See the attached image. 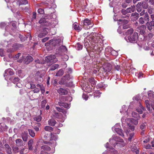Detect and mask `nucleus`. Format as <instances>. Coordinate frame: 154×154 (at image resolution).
Instances as JSON below:
<instances>
[{
	"instance_id": "f257e3e1",
	"label": "nucleus",
	"mask_w": 154,
	"mask_h": 154,
	"mask_svg": "<svg viewBox=\"0 0 154 154\" xmlns=\"http://www.w3.org/2000/svg\"><path fill=\"white\" fill-rule=\"evenodd\" d=\"M63 42L60 39L58 38L57 39H52L50 40L49 42H46L45 44V46H48L50 44L54 46H58Z\"/></svg>"
},
{
	"instance_id": "f03ea898",
	"label": "nucleus",
	"mask_w": 154,
	"mask_h": 154,
	"mask_svg": "<svg viewBox=\"0 0 154 154\" xmlns=\"http://www.w3.org/2000/svg\"><path fill=\"white\" fill-rule=\"evenodd\" d=\"M138 38V34L137 32H134L132 35L129 36L125 37V40L128 42H133L136 41Z\"/></svg>"
},
{
	"instance_id": "7ed1b4c3",
	"label": "nucleus",
	"mask_w": 154,
	"mask_h": 154,
	"mask_svg": "<svg viewBox=\"0 0 154 154\" xmlns=\"http://www.w3.org/2000/svg\"><path fill=\"white\" fill-rule=\"evenodd\" d=\"M131 119L127 118L125 119L124 117H122L121 120L122 123L125 122L128 126V128L130 129L132 131H133L134 130V126L132 125L131 124Z\"/></svg>"
},
{
	"instance_id": "20e7f679",
	"label": "nucleus",
	"mask_w": 154,
	"mask_h": 154,
	"mask_svg": "<svg viewBox=\"0 0 154 154\" xmlns=\"http://www.w3.org/2000/svg\"><path fill=\"white\" fill-rule=\"evenodd\" d=\"M45 74V72L44 71H38L35 74V78L39 81H42L43 80L42 77L44 76Z\"/></svg>"
},
{
	"instance_id": "39448f33",
	"label": "nucleus",
	"mask_w": 154,
	"mask_h": 154,
	"mask_svg": "<svg viewBox=\"0 0 154 154\" xmlns=\"http://www.w3.org/2000/svg\"><path fill=\"white\" fill-rule=\"evenodd\" d=\"M109 141L110 142H111L114 146L116 145L115 143L116 144H118V143H117V142H123V139L120 138L117 136L115 135H114L112 136L111 139H110Z\"/></svg>"
},
{
	"instance_id": "423d86ee",
	"label": "nucleus",
	"mask_w": 154,
	"mask_h": 154,
	"mask_svg": "<svg viewBox=\"0 0 154 154\" xmlns=\"http://www.w3.org/2000/svg\"><path fill=\"white\" fill-rule=\"evenodd\" d=\"M83 27L85 29H88L92 27L93 25H91V26H89L91 25V22L90 20L88 19H85L82 22Z\"/></svg>"
},
{
	"instance_id": "0eeeda50",
	"label": "nucleus",
	"mask_w": 154,
	"mask_h": 154,
	"mask_svg": "<svg viewBox=\"0 0 154 154\" xmlns=\"http://www.w3.org/2000/svg\"><path fill=\"white\" fill-rule=\"evenodd\" d=\"M41 149V154H50L47 152L51 150V148L48 145H45L42 146Z\"/></svg>"
},
{
	"instance_id": "6e6552de",
	"label": "nucleus",
	"mask_w": 154,
	"mask_h": 154,
	"mask_svg": "<svg viewBox=\"0 0 154 154\" xmlns=\"http://www.w3.org/2000/svg\"><path fill=\"white\" fill-rule=\"evenodd\" d=\"M56 57L54 55H51L50 56H48L46 57L45 60L48 62H55L57 61L56 59Z\"/></svg>"
},
{
	"instance_id": "1a4fd4ad",
	"label": "nucleus",
	"mask_w": 154,
	"mask_h": 154,
	"mask_svg": "<svg viewBox=\"0 0 154 154\" xmlns=\"http://www.w3.org/2000/svg\"><path fill=\"white\" fill-rule=\"evenodd\" d=\"M11 45L13 48L7 50V52H11L15 51L19 47V45H20L17 44L16 43H14Z\"/></svg>"
},
{
	"instance_id": "9d476101",
	"label": "nucleus",
	"mask_w": 154,
	"mask_h": 154,
	"mask_svg": "<svg viewBox=\"0 0 154 154\" xmlns=\"http://www.w3.org/2000/svg\"><path fill=\"white\" fill-rule=\"evenodd\" d=\"M57 91L60 94L62 95H66L68 92V89L62 88H60Z\"/></svg>"
},
{
	"instance_id": "9b49d317",
	"label": "nucleus",
	"mask_w": 154,
	"mask_h": 154,
	"mask_svg": "<svg viewBox=\"0 0 154 154\" xmlns=\"http://www.w3.org/2000/svg\"><path fill=\"white\" fill-rule=\"evenodd\" d=\"M14 74L13 70L11 69H8L5 70L4 76L5 77L7 76L8 75H12Z\"/></svg>"
},
{
	"instance_id": "f8f14e48",
	"label": "nucleus",
	"mask_w": 154,
	"mask_h": 154,
	"mask_svg": "<svg viewBox=\"0 0 154 154\" xmlns=\"http://www.w3.org/2000/svg\"><path fill=\"white\" fill-rule=\"evenodd\" d=\"M112 130H115V131L119 135L122 137L124 136L122 130L120 128H115V127H113L112 128Z\"/></svg>"
},
{
	"instance_id": "ddd939ff",
	"label": "nucleus",
	"mask_w": 154,
	"mask_h": 154,
	"mask_svg": "<svg viewBox=\"0 0 154 154\" xmlns=\"http://www.w3.org/2000/svg\"><path fill=\"white\" fill-rule=\"evenodd\" d=\"M148 98L150 101L154 102V96L153 93L151 91L148 92Z\"/></svg>"
},
{
	"instance_id": "4468645a",
	"label": "nucleus",
	"mask_w": 154,
	"mask_h": 154,
	"mask_svg": "<svg viewBox=\"0 0 154 154\" xmlns=\"http://www.w3.org/2000/svg\"><path fill=\"white\" fill-rule=\"evenodd\" d=\"M21 137L24 141L26 142L28 138V134L27 132H23L21 134Z\"/></svg>"
},
{
	"instance_id": "2eb2a0df",
	"label": "nucleus",
	"mask_w": 154,
	"mask_h": 154,
	"mask_svg": "<svg viewBox=\"0 0 154 154\" xmlns=\"http://www.w3.org/2000/svg\"><path fill=\"white\" fill-rule=\"evenodd\" d=\"M105 51L106 52L109 51L111 54L115 56L117 54L116 51L114 50H112V49L110 47H108L106 48Z\"/></svg>"
},
{
	"instance_id": "dca6fc26",
	"label": "nucleus",
	"mask_w": 154,
	"mask_h": 154,
	"mask_svg": "<svg viewBox=\"0 0 154 154\" xmlns=\"http://www.w3.org/2000/svg\"><path fill=\"white\" fill-rule=\"evenodd\" d=\"M146 27L144 25H142L139 27L140 33L141 35L144 34L145 33Z\"/></svg>"
},
{
	"instance_id": "f3484780",
	"label": "nucleus",
	"mask_w": 154,
	"mask_h": 154,
	"mask_svg": "<svg viewBox=\"0 0 154 154\" xmlns=\"http://www.w3.org/2000/svg\"><path fill=\"white\" fill-rule=\"evenodd\" d=\"M33 59L31 56H28L26 57L25 59L24 62L26 64H28L29 63L31 62L32 60Z\"/></svg>"
},
{
	"instance_id": "a211bd4d",
	"label": "nucleus",
	"mask_w": 154,
	"mask_h": 154,
	"mask_svg": "<svg viewBox=\"0 0 154 154\" xmlns=\"http://www.w3.org/2000/svg\"><path fill=\"white\" fill-rule=\"evenodd\" d=\"M73 27L75 30L78 31H80L82 29V26H80L76 23H75L73 24Z\"/></svg>"
},
{
	"instance_id": "6ab92c4d",
	"label": "nucleus",
	"mask_w": 154,
	"mask_h": 154,
	"mask_svg": "<svg viewBox=\"0 0 154 154\" xmlns=\"http://www.w3.org/2000/svg\"><path fill=\"white\" fill-rule=\"evenodd\" d=\"M134 30L133 29L131 28L127 30L126 32V35H127L126 37L129 36L133 33Z\"/></svg>"
},
{
	"instance_id": "aec40b11",
	"label": "nucleus",
	"mask_w": 154,
	"mask_h": 154,
	"mask_svg": "<svg viewBox=\"0 0 154 154\" xmlns=\"http://www.w3.org/2000/svg\"><path fill=\"white\" fill-rule=\"evenodd\" d=\"M95 44H94L95 46L93 47V50L94 51H98L101 48L100 47V45L97 44H96V43H95Z\"/></svg>"
},
{
	"instance_id": "412c9836",
	"label": "nucleus",
	"mask_w": 154,
	"mask_h": 154,
	"mask_svg": "<svg viewBox=\"0 0 154 154\" xmlns=\"http://www.w3.org/2000/svg\"><path fill=\"white\" fill-rule=\"evenodd\" d=\"M33 140L32 139L30 140L28 142V146L29 149V150H32L33 146Z\"/></svg>"
},
{
	"instance_id": "4be33fe9",
	"label": "nucleus",
	"mask_w": 154,
	"mask_h": 154,
	"mask_svg": "<svg viewBox=\"0 0 154 154\" xmlns=\"http://www.w3.org/2000/svg\"><path fill=\"white\" fill-rule=\"evenodd\" d=\"M49 125L51 126H54L56 123V122L54 119H51L48 121Z\"/></svg>"
},
{
	"instance_id": "5701e85b",
	"label": "nucleus",
	"mask_w": 154,
	"mask_h": 154,
	"mask_svg": "<svg viewBox=\"0 0 154 154\" xmlns=\"http://www.w3.org/2000/svg\"><path fill=\"white\" fill-rule=\"evenodd\" d=\"M16 145L18 146H21L23 145V142L22 140L20 139H18L16 140Z\"/></svg>"
},
{
	"instance_id": "b1692460",
	"label": "nucleus",
	"mask_w": 154,
	"mask_h": 154,
	"mask_svg": "<svg viewBox=\"0 0 154 154\" xmlns=\"http://www.w3.org/2000/svg\"><path fill=\"white\" fill-rule=\"evenodd\" d=\"M39 23L42 25H47L46 21L44 18H41L39 21Z\"/></svg>"
},
{
	"instance_id": "393cba45",
	"label": "nucleus",
	"mask_w": 154,
	"mask_h": 154,
	"mask_svg": "<svg viewBox=\"0 0 154 154\" xmlns=\"http://www.w3.org/2000/svg\"><path fill=\"white\" fill-rule=\"evenodd\" d=\"M58 104L60 106H62L66 108H69V104L66 103L59 102Z\"/></svg>"
},
{
	"instance_id": "a878e982",
	"label": "nucleus",
	"mask_w": 154,
	"mask_h": 154,
	"mask_svg": "<svg viewBox=\"0 0 154 154\" xmlns=\"http://www.w3.org/2000/svg\"><path fill=\"white\" fill-rule=\"evenodd\" d=\"M135 7L134 5L126 9L128 13L134 12L135 11Z\"/></svg>"
},
{
	"instance_id": "bb28decb",
	"label": "nucleus",
	"mask_w": 154,
	"mask_h": 154,
	"mask_svg": "<svg viewBox=\"0 0 154 154\" xmlns=\"http://www.w3.org/2000/svg\"><path fill=\"white\" fill-rule=\"evenodd\" d=\"M146 122L142 123L140 125V128L144 131L146 128Z\"/></svg>"
},
{
	"instance_id": "cd10ccee",
	"label": "nucleus",
	"mask_w": 154,
	"mask_h": 154,
	"mask_svg": "<svg viewBox=\"0 0 154 154\" xmlns=\"http://www.w3.org/2000/svg\"><path fill=\"white\" fill-rule=\"evenodd\" d=\"M89 81L91 83L92 86L96 85V81H95L94 79L93 78H90L89 79Z\"/></svg>"
},
{
	"instance_id": "c85d7f7f",
	"label": "nucleus",
	"mask_w": 154,
	"mask_h": 154,
	"mask_svg": "<svg viewBox=\"0 0 154 154\" xmlns=\"http://www.w3.org/2000/svg\"><path fill=\"white\" fill-rule=\"evenodd\" d=\"M141 5L142 7L144 9H146L148 8V5L147 3V1H144L142 2L141 3Z\"/></svg>"
},
{
	"instance_id": "c756f323",
	"label": "nucleus",
	"mask_w": 154,
	"mask_h": 154,
	"mask_svg": "<svg viewBox=\"0 0 154 154\" xmlns=\"http://www.w3.org/2000/svg\"><path fill=\"white\" fill-rule=\"evenodd\" d=\"M51 140H55L57 138V136L54 133H51Z\"/></svg>"
},
{
	"instance_id": "7c9ffc66",
	"label": "nucleus",
	"mask_w": 154,
	"mask_h": 154,
	"mask_svg": "<svg viewBox=\"0 0 154 154\" xmlns=\"http://www.w3.org/2000/svg\"><path fill=\"white\" fill-rule=\"evenodd\" d=\"M45 130L49 132H51L53 130V128L50 126H46L44 128Z\"/></svg>"
},
{
	"instance_id": "2f4dec72",
	"label": "nucleus",
	"mask_w": 154,
	"mask_h": 154,
	"mask_svg": "<svg viewBox=\"0 0 154 154\" xmlns=\"http://www.w3.org/2000/svg\"><path fill=\"white\" fill-rule=\"evenodd\" d=\"M145 103L146 105V107L147 109L149 111H150V105L149 101L148 100L145 101Z\"/></svg>"
},
{
	"instance_id": "473e14b6",
	"label": "nucleus",
	"mask_w": 154,
	"mask_h": 154,
	"mask_svg": "<svg viewBox=\"0 0 154 154\" xmlns=\"http://www.w3.org/2000/svg\"><path fill=\"white\" fill-rule=\"evenodd\" d=\"M127 108H125V106H123L122 107V108L120 110V112L121 113H124L125 112H127V115H128V113L127 112Z\"/></svg>"
},
{
	"instance_id": "72a5a7b5",
	"label": "nucleus",
	"mask_w": 154,
	"mask_h": 154,
	"mask_svg": "<svg viewBox=\"0 0 154 154\" xmlns=\"http://www.w3.org/2000/svg\"><path fill=\"white\" fill-rule=\"evenodd\" d=\"M141 6V3H139L137 6V10L139 13L140 12L142 11V8L140 7Z\"/></svg>"
},
{
	"instance_id": "f704fd0d",
	"label": "nucleus",
	"mask_w": 154,
	"mask_h": 154,
	"mask_svg": "<svg viewBox=\"0 0 154 154\" xmlns=\"http://www.w3.org/2000/svg\"><path fill=\"white\" fill-rule=\"evenodd\" d=\"M54 116L55 117L58 118H62V115L61 113L59 112H55V111H54Z\"/></svg>"
},
{
	"instance_id": "c9c22d12",
	"label": "nucleus",
	"mask_w": 154,
	"mask_h": 154,
	"mask_svg": "<svg viewBox=\"0 0 154 154\" xmlns=\"http://www.w3.org/2000/svg\"><path fill=\"white\" fill-rule=\"evenodd\" d=\"M19 78L18 77H15L13 80V82L14 84H17L16 86H18L19 87H20L18 86L19 85H20V83H17V82L19 81Z\"/></svg>"
},
{
	"instance_id": "e433bc0d",
	"label": "nucleus",
	"mask_w": 154,
	"mask_h": 154,
	"mask_svg": "<svg viewBox=\"0 0 154 154\" xmlns=\"http://www.w3.org/2000/svg\"><path fill=\"white\" fill-rule=\"evenodd\" d=\"M59 83L60 85H65L66 86H70L69 84L66 83L65 81L63 79H62L59 82Z\"/></svg>"
},
{
	"instance_id": "4c0bfd02",
	"label": "nucleus",
	"mask_w": 154,
	"mask_h": 154,
	"mask_svg": "<svg viewBox=\"0 0 154 154\" xmlns=\"http://www.w3.org/2000/svg\"><path fill=\"white\" fill-rule=\"evenodd\" d=\"M18 3H17V4H18L19 6H20V5H26V4H28V2L26 0H24L20 1V3L18 2Z\"/></svg>"
},
{
	"instance_id": "58836bf2",
	"label": "nucleus",
	"mask_w": 154,
	"mask_h": 154,
	"mask_svg": "<svg viewBox=\"0 0 154 154\" xmlns=\"http://www.w3.org/2000/svg\"><path fill=\"white\" fill-rule=\"evenodd\" d=\"M63 71L62 69L60 70L56 74V76H60L63 75Z\"/></svg>"
},
{
	"instance_id": "ea45409f",
	"label": "nucleus",
	"mask_w": 154,
	"mask_h": 154,
	"mask_svg": "<svg viewBox=\"0 0 154 154\" xmlns=\"http://www.w3.org/2000/svg\"><path fill=\"white\" fill-rule=\"evenodd\" d=\"M56 109L59 112H61L65 114L66 113V111L65 110L61 109L60 107H56Z\"/></svg>"
},
{
	"instance_id": "a19ab883",
	"label": "nucleus",
	"mask_w": 154,
	"mask_h": 154,
	"mask_svg": "<svg viewBox=\"0 0 154 154\" xmlns=\"http://www.w3.org/2000/svg\"><path fill=\"white\" fill-rule=\"evenodd\" d=\"M28 131L29 135L32 137H34L35 136V133L32 130L30 129H28Z\"/></svg>"
},
{
	"instance_id": "79ce46f5",
	"label": "nucleus",
	"mask_w": 154,
	"mask_h": 154,
	"mask_svg": "<svg viewBox=\"0 0 154 154\" xmlns=\"http://www.w3.org/2000/svg\"><path fill=\"white\" fill-rule=\"evenodd\" d=\"M58 66H59V65L58 64H54V65L52 66L51 67L50 69V70H52V71L54 70L55 69L57 68L58 67Z\"/></svg>"
},
{
	"instance_id": "37998d69",
	"label": "nucleus",
	"mask_w": 154,
	"mask_h": 154,
	"mask_svg": "<svg viewBox=\"0 0 154 154\" xmlns=\"http://www.w3.org/2000/svg\"><path fill=\"white\" fill-rule=\"evenodd\" d=\"M145 21L149 22V17L148 14L146 13L145 14L144 18H143Z\"/></svg>"
},
{
	"instance_id": "c03bdc74",
	"label": "nucleus",
	"mask_w": 154,
	"mask_h": 154,
	"mask_svg": "<svg viewBox=\"0 0 154 154\" xmlns=\"http://www.w3.org/2000/svg\"><path fill=\"white\" fill-rule=\"evenodd\" d=\"M146 26H147V29L149 31L151 30L152 29V26H151V25L150 24V22H147L146 24Z\"/></svg>"
},
{
	"instance_id": "a18cd8bd",
	"label": "nucleus",
	"mask_w": 154,
	"mask_h": 154,
	"mask_svg": "<svg viewBox=\"0 0 154 154\" xmlns=\"http://www.w3.org/2000/svg\"><path fill=\"white\" fill-rule=\"evenodd\" d=\"M131 16L134 17V20L137 19L139 17V14L137 13H135L131 14Z\"/></svg>"
},
{
	"instance_id": "49530a36",
	"label": "nucleus",
	"mask_w": 154,
	"mask_h": 154,
	"mask_svg": "<svg viewBox=\"0 0 154 154\" xmlns=\"http://www.w3.org/2000/svg\"><path fill=\"white\" fill-rule=\"evenodd\" d=\"M76 46L77 49L79 50L82 49L83 47V45H81L79 43H77Z\"/></svg>"
},
{
	"instance_id": "de8ad7c7",
	"label": "nucleus",
	"mask_w": 154,
	"mask_h": 154,
	"mask_svg": "<svg viewBox=\"0 0 154 154\" xmlns=\"http://www.w3.org/2000/svg\"><path fill=\"white\" fill-rule=\"evenodd\" d=\"M42 119V117L41 116H39L34 118V120L37 122H40Z\"/></svg>"
},
{
	"instance_id": "09e8293b",
	"label": "nucleus",
	"mask_w": 154,
	"mask_h": 154,
	"mask_svg": "<svg viewBox=\"0 0 154 154\" xmlns=\"http://www.w3.org/2000/svg\"><path fill=\"white\" fill-rule=\"evenodd\" d=\"M138 119L137 118V120H135L134 119H131V124L132 123L135 125H137L138 124Z\"/></svg>"
},
{
	"instance_id": "8fccbe9b",
	"label": "nucleus",
	"mask_w": 154,
	"mask_h": 154,
	"mask_svg": "<svg viewBox=\"0 0 154 154\" xmlns=\"http://www.w3.org/2000/svg\"><path fill=\"white\" fill-rule=\"evenodd\" d=\"M145 20L143 17H140L139 20V22L141 24H143L145 23Z\"/></svg>"
},
{
	"instance_id": "3c124183",
	"label": "nucleus",
	"mask_w": 154,
	"mask_h": 154,
	"mask_svg": "<svg viewBox=\"0 0 154 154\" xmlns=\"http://www.w3.org/2000/svg\"><path fill=\"white\" fill-rule=\"evenodd\" d=\"M132 115L133 117L136 118H138V117H139V114L135 112H132Z\"/></svg>"
},
{
	"instance_id": "603ef678",
	"label": "nucleus",
	"mask_w": 154,
	"mask_h": 154,
	"mask_svg": "<svg viewBox=\"0 0 154 154\" xmlns=\"http://www.w3.org/2000/svg\"><path fill=\"white\" fill-rule=\"evenodd\" d=\"M140 107L141 108V109H137V110L139 113L141 114L142 113V111L144 110L145 108L141 105H140Z\"/></svg>"
},
{
	"instance_id": "864d4df0",
	"label": "nucleus",
	"mask_w": 154,
	"mask_h": 154,
	"mask_svg": "<svg viewBox=\"0 0 154 154\" xmlns=\"http://www.w3.org/2000/svg\"><path fill=\"white\" fill-rule=\"evenodd\" d=\"M47 102L46 100H43L42 101L41 103V107L42 108H44L45 107Z\"/></svg>"
},
{
	"instance_id": "5fc2aeb1",
	"label": "nucleus",
	"mask_w": 154,
	"mask_h": 154,
	"mask_svg": "<svg viewBox=\"0 0 154 154\" xmlns=\"http://www.w3.org/2000/svg\"><path fill=\"white\" fill-rule=\"evenodd\" d=\"M133 99L134 100H135L138 101H139L140 99V97L139 95H137L134 97Z\"/></svg>"
},
{
	"instance_id": "6e6d98bb",
	"label": "nucleus",
	"mask_w": 154,
	"mask_h": 154,
	"mask_svg": "<svg viewBox=\"0 0 154 154\" xmlns=\"http://www.w3.org/2000/svg\"><path fill=\"white\" fill-rule=\"evenodd\" d=\"M49 29L47 28H45L43 29V30L42 31L44 33L43 35H45L48 34Z\"/></svg>"
},
{
	"instance_id": "4d7b16f0",
	"label": "nucleus",
	"mask_w": 154,
	"mask_h": 154,
	"mask_svg": "<svg viewBox=\"0 0 154 154\" xmlns=\"http://www.w3.org/2000/svg\"><path fill=\"white\" fill-rule=\"evenodd\" d=\"M119 21L121 22L123 25L124 24L126 25L128 23V21L126 20H121Z\"/></svg>"
},
{
	"instance_id": "13d9d810",
	"label": "nucleus",
	"mask_w": 154,
	"mask_h": 154,
	"mask_svg": "<svg viewBox=\"0 0 154 154\" xmlns=\"http://www.w3.org/2000/svg\"><path fill=\"white\" fill-rule=\"evenodd\" d=\"M38 12L40 14H43L44 13V10L42 8H39L38 9Z\"/></svg>"
},
{
	"instance_id": "bf43d9fd",
	"label": "nucleus",
	"mask_w": 154,
	"mask_h": 154,
	"mask_svg": "<svg viewBox=\"0 0 154 154\" xmlns=\"http://www.w3.org/2000/svg\"><path fill=\"white\" fill-rule=\"evenodd\" d=\"M103 68H104V69L106 71H107V72H109L111 69V66L110 65H109V67L108 68H106V67H104Z\"/></svg>"
},
{
	"instance_id": "052dcab7",
	"label": "nucleus",
	"mask_w": 154,
	"mask_h": 154,
	"mask_svg": "<svg viewBox=\"0 0 154 154\" xmlns=\"http://www.w3.org/2000/svg\"><path fill=\"white\" fill-rule=\"evenodd\" d=\"M60 48L63 51L65 52L67 51V49L65 46H62L60 47Z\"/></svg>"
},
{
	"instance_id": "680f3d73",
	"label": "nucleus",
	"mask_w": 154,
	"mask_h": 154,
	"mask_svg": "<svg viewBox=\"0 0 154 154\" xmlns=\"http://www.w3.org/2000/svg\"><path fill=\"white\" fill-rule=\"evenodd\" d=\"M40 91V89L38 88H35L33 90V91L34 93H38Z\"/></svg>"
},
{
	"instance_id": "e2e57ef3",
	"label": "nucleus",
	"mask_w": 154,
	"mask_h": 154,
	"mask_svg": "<svg viewBox=\"0 0 154 154\" xmlns=\"http://www.w3.org/2000/svg\"><path fill=\"white\" fill-rule=\"evenodd\" d=\"M6 151L7 154H12L11 148H10L9 149H7Z\"/></svg>"
},
{
	"instance_id": "0e129e2a",
	"label": "nucleus",
	"mask_w": 154,
	"mask_h": 154,
	"mask_svg": "<svg viewBox=\"0 0 154 154\" xmlns=\"http://www.w3.org/2000/svg\"><path fill=\"white\" fill-rule=\"evenodd\" d=\"M153 8H149L148 9V12L150 14H151L152 13Z\"/></svg>"
},
{
	"instance_id": "69168bd1",
	"label": "nucleus",
	"mask_w": 154,
	"mask_h": 154,
	"mask_svg": "<svg viewBox=\"0 0 154 154\" xmlns=\"http://www.w3.org/2000/svg\"><path fill=\"white\" fill-rule=\"evenodd\" d=\"M4 146L6 150L11 148L7 144H5Z\"/></svg>"
},
{
	"instance_id": "338daca9",
	"label": "nucleus",
	"mask_w": 154,
	"mask_h": 154,
	"mask_svg": "<svg viewBox=\"0 0 154 154\" xmlns=\"http://www.w3.org/2000/svg\"><path fill=\"white\" fill-rule=\"evenodd\" d=\"M134 134L133 133H131L130 134V137L128 138V140L129 141H131V140L132 138L133 137V136H134Z\"/></svg>"
},
{
	"instance_id": "774afa93",
	"label": "nucleus",
	"mask_w": 154,
	"mask_h": 154,
	"mask_svg": "<svg viewBox=\"0 0 154 154\" xmlns=\"http://www.w3.org/2000/svg\"><path fill=\"white\" fill-rule=\"evenodd\" d=\"M44 33L42 32H41L40 34L38 35V37L40 38H42L45 35H43Z\"/></svg>"
}]
</instances>
